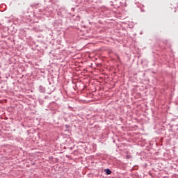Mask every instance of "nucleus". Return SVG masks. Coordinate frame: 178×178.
<instances>
[{
  "mask_svg": "<svg viewBox=\"0 0 178 178\" xmlns=\"http://www.w3.org/2000/svg\"><path fill=\"white\" fill-rule=\"evenodd\" d=\"M105 172H106V175H111V173H112V171H111V170H109V169H106Z\"/></svg>",
  "mask_w": 178,
  "mask_h": 178,
  "instance_id": "1",
  "label": "nucleus"
}]
</instances>
